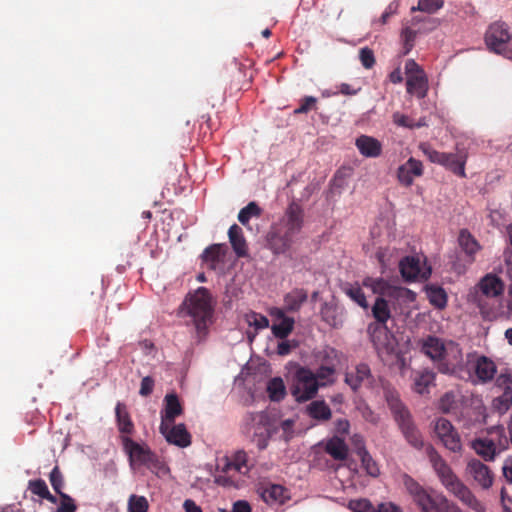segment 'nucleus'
<instances>
[{"mask_svg":"<svg viewBox=\"0 0 512 512\" xmlns=\"http://www.w3.org/2000/svg\"><path fill=\"white\" fill-rule=\"evenodd\" d=\"M429 461L444 487L463 504L475 512H485V505L480 502L472 491L455 475L447 462L432 445L426 447Z\"/></svg>","mask_w":512,"mask_h":512,"instance_id":"f257e3e1","label":"nucleus"},{"mask_svg":"<svg viewBox=\"0 0 512 512\" xmlns=\"http://www.w3.org/2000/svg\"><path fill=\"white\" fill-rule=\"evenodd\" d=\"M466 365L462 366H444L442 371L454 372L462 380L471 381L473 384H485L493 380L497 367L495 363L484 355H478L476 352L466 355Z\"/></svg>","mask_w":512,"mask_h":512,"instance_id":"f03ea898","label":"nucleus"},{"mask_svg":"<svg viewBox=\"0 0 512 512\" xmlns=\"http://www.w3.org/2000/svg\"><path fill=\"white\" fill-rule=\"evenodd\" d=\"M121 442L132 468L145 466L156 474L168 470L165 463L147 444H140L128 436H121Z\"/></svg>","mask_w":512,"mask_h":512,"instance_id":"7ed1b4c3","label":"nucleus"},{"mask_svg":"<svg viewBox=\"0 0 512 512\" xmlns=\"http://www.w3.org/2000/svg\"><path fill=\"white\" fill-rule=\"evenodd\" d=\"M183 305L186 307L188 315L193 319L197 332L199 334L205 333L213 316L209 291L204 287L198 288L193 294L186 297Z\"/></svg>","mask_w":512,"mask_h":512,"instance_id":"20e7f679","label":"nucleus"},{"mask_svg":"<svg viewBox=\"0 0 512 512\" xmlns=\"http://www.w3.org/2000/svg\"><path fill=\"white\" fill-rule=\"evenodd\" d=\"M387 403L406 441L415 449H422L424 446L423 437L407 407L394 395L387 397Z\"/></svg>","mask_w":512,"mask_h":512,"instance_id":"39448f33","label":"nucleus"},{"mask_svg":"<svg viewBox=\"0 0 512 512\" xmlns=\"http://www.w3.org/2000/svg\"><path fill=\"white\" fill-rule=\"evenodd\" d=\"M508 445L505 429L495 426L487 431V435L478 437L471 442L472 449L484 461H493L495 456Z\"/></svg>","mask_w":512,"mask_h":512,"instance_id":"423d86ee","label":"nucleus"},{"mask_svg":"<svg viewBox=\"0 0 512 512\" xmlns=\"http://www.w3.org/2000/svg\"><path fill=\"white\" fill-rule=\"evenodd\" d=\"M319 391L318 380L314 372L305 366H299L293 375L290 393L298 403L307 402L316 397Z\"/></svg>","mask_w":512,"mask_h":512,"instance_id":"0eeeda50","label":"nucleus"},{"mask_svg":"<svg viewBox=\"0 0 512 512\" xmlns=\"http://www.w3.org/2000/svg\"><path fill=\"white\" fill-rule=\"evenodd\" d=\"M421 148L431 162L444 166L453 174L461 178L466 177L465 164L468 156L465 151H458L457 153H446L436 151L425 145H422Z\"/></svg>","mask_w":512,"mask_h":512,"instance_id":"6e6552de","label":"nucleus"},{"mask_svg":"<svg viewBox=\"0 0 512 512\" xmlns=\"http://www.w3.org/2000/svg\"><path fill=\"white\" fill-rule=\"evenodd\" d=\"M403 484L422 512H434L441 502L440 500L446 498L443 495H430L415 479L407 474L403 476Z\"/></svg>","mask_w":512,"mask_h":512,"instance_id":"1a4fd4ad","label":"nucleus"},{"mask_svg":"<svg viewBox=\"0 0 512 512\" xmlns=\"http://www.w3.org/2000/svg\"><path fill=\"white\" fill-rule=\"evenodd\" d=\"M245 422L249 431L253 430V441L257 447L260 450L265 449L271 437L268 414L264 411L248 413Z\"/></svg>","mask_w":512,"mask_h":512,"instance_id":"9d476101","label":"nucleus"},{"mask_svg":"<svg viewBox=\"0 0 512 512\" xmlns=\"http://www.w3.org/2000/svg\"><path fill=\"white\" fill-rule=\"evenodd\" d=\"M512 39V34L506 23L496 21L489 25L485 33V44L488 49L497 54H506L507 44Z\"/></svg>","mask_w":512,"mask_h":512,"instance_id":"9b49d317","label":"nucleus"},{"mask_svg":"<svg viewBox=\"0 0 512 512\" xmlns=\"http://www.w3.org/2000/svg\"><path fill=\"white\" fill-rule=\"evenodd\" d=\"M480 294L477 296L478 307L481 314L489 315L490 311L486 307L485 299H494L504 293L505 285L503 281L494 274L485 275L478 284Z\"/></svg>","mask_w":512,"mask_h":512,"instance_id":"f8f14e48","label":"nucleus"},{"mask_svg":"<svg viewBox=\"0 0 512 512\" xmlns=\"http://www.w3.org/2000/svg\"><path fill=\"white\" fill-rule=\"evenodd\" d=\"M434 431L446 449L455 453L462 450L461 437L449 420L442 417L438 418L435 422Z\"/></svg>","mask_w":512,"mask_h":512,"instance_id":"ddd939ff","label":"nucleus"},{"mask_svg":"<svg viewBox=\"0 0 512 512\" xmlns=\"http://www.w3.org/2000/svg\"><path fill=\"white\" fill-rule=\"evenodd\" d=\"M344 382L354 392H357L362 387H371L374 383V377L368 364L359 363L346 371Z\"/></svg>","mask_w":512,"mask_h":512,"instance_id":"4468645a","label":"nucleus"},{"mask_svg":"<svg viewBox=\"0 0 512 512\" xmlns=\"http://www.w3.org/2000/svg\"><path fill=\"white\" fill-rule=\"evenodd\" d=\"M466 474L474 480L482 489H489L494 480L491 469L479 459L473 458L468 461Z\"/></svg>","mask_w":512,"mask_h":512,"instance_id":"2eb2a0df","label":"nucleus"},{"mask_svg":"<svg viewBox=\"0 0 512 512\" xmlns=\"http://www.w3.org/2000/svg\"><path fill=\"white\" fill-rule=\"evenodd\" d=\"M173 423H160L159 430L166 441L178 447L185 448L191 444V434L182 423L172 425Z\"/></svg>","mask_w":512,"mask_h":512,"instance_id":"dca6fc26","label":"nucleus"},{"mask_svg":"<svg viewBox=\"0 0 512 512\" xmlns=\"http://www.w3.org/2000/svg\"><path fill=\"white\" fill-rule=\"evenodd\" d=\"M367 333L377 351H388L392 348V335L386 323L371 322L367 327Z\"/></svg>","mask_w":512,"mask_h":512,"instance_id":"f3484780","label":"nucleus"},{"mask_svg":"<svg viewBox=\"0 0 512 512\" xmlns=\"http://www.w3.org/2000/svg\"><path fill=\"white\" fill-rule=\"evenodd\" d=\"M399 269L402 277L407 280H426L430 274V268H422L420 259L415 256H406L399 262Z\"/></svg>","mask_w":512,"mask_h":512,"instance_id":"a211bd4d","label":"nucleus"},{"mask_svg":"<svg viewBox=\"0 0 512 512\" xmlns=\"http://www.w3.org/2000/svg\"><path fill=\"white\" fill-rule=\"evenodd\" d=\"M423 172L422 162L410 157L405 163L398 167L396 176L402 186L410 187L413 184L414 177L422 176Z\"/></svg>","mask_w":512,"mask_h":512,"instance_id":"6ab92c4d","label":"nucleus"},{"mask_svg":"<svg viewBox=\"0 0 512 512\" xmlns=\"http://www.w3.org/2000/svg\"><path fill=\"white\" fill-rule=\"evenodd\" d=\"M467 399L459 390L447 391L439 400V409L443 413L457 415L461 413Z\"/></svg>","mask_w":512,"mask_h":512,"instance_id":"aec40b11","label":"nucleus"},{"mask_svg":"<svg viewBox=\"0 0 512 512\" xmlns=\"http://www.w3.org/2000/svg\"><path fill=\"white\" fill-rule=\"evenodd\" d=\"M217 474L214 476V482L223 487L235 486V480L232 477V472H235L233 461L228 456H223L217 459L216 464Z\"/></svg>","mask_w":512,"mask_h":512,"instance_id":"412c9836","label":"nucleus"},{"mask_svg":"<svg viewBox=\"0 0 512 512\" xmlns=\"http://www.w3.org/2000/svg\"><path fill=\"white\" fill-rule=\"evenodd\" d=\"M462 366L467 367L466 365V358H463L462 350L459 347L458 344L450 343L447 346V351L445 352L444 356L440 360V362L437 364L438 371L442 374H449L454 375L457 377V374L454 372H444L442 371V368L444 366Z\"/></svg>","mask_w":512,"mask_h":512,"instance_id":"4be33fe9","label":"nucleus"},{"mask_svg":"<svg viewBox=\"0 0 512 512\" xmlns=\"http://www.w3.org/2000/svg\"><path fill=\"white\" fill-rule=\"evenodd\" d=\"M303 215V209L298 203H290L285 212L286 231L293 235L299 233L303 225Z\"/></svg>","mask_w":512,"mask_h":512,"instance_id":"5701e85b","label":"nucleus"},{"mask_svg":"<svg viewBox=\"0 0 512 512\" xmlns=\"http://www.w3.org/2000/svg\"><path fill=\"white\" fill-rule=\"evenodd\" d=\"M360 154L367 158H377L382 154L381 142L368 135H361L355 141Z\"/></svg>","mask_w":512,"mask_h":512,"instance_id":"b1692460","label":"nucleus"},{"mask_svg":"<svg viewBox=\"0 0 512 512\" xmlns=\"http://www.w3.org/2000/svg\"><path fill=\"white\" fill-rule=\"evenodd\" d=\"M164 402V409L161 411V423H174L176 417L183 413L179 398L175 393L167 394Z\"/></svg>","mask_w":512,"mask_h":512,"instance_id":"393cba45","label":"nucleus"},{"mask_svg":"<svg viewBox=\"0 0 512 512\" xmlns=\"http://www.w3.org/2000/svg\"><path fill=\"white\" fill-rule=\"evenodd\" d=\"M324 451L335 461H345L349 455V447L344 438L334 435L324 445Z\"/></svg>","mask_w":512,"mask_h":512,"instance_id":"a878e982","label":"nucleus"},{"mask_svg":"<svg viewBox=\"0 0 512 512\" xmlns=\"http://www.w3.org/2000/svg\"><path fill=\"white\" fill-rule=\"evenodd\" d=\"M115 416L117 427L121 436L131 437V435L135 432V426L131 419L128 408L124 403L118 402L116 404Z\"/></svg>","mask_w":512,"mask_h":512,"instance_id":"bb28decb","label":"nucleus"},{"mask_svg":"<svg viewBox=\"0 0 512 512\" xmlns=\"http://www.w3.org/2000/svg\"><path fill=\"white\" fill-rule=\"evenodd\" d=\"M228 238L237 257L243 258L248 255V245L241 227L237 224L231 225L228 230Z\"/></svg>","mask_w":512,"mask_h":512,"instance_id":"cd10ccee","label":"nucleus"},{"mask_svg":"<svg viewBox=\"0 0 512 512\" xmlns=\"http://www.w3.org/2000/svg\"><path fill=\"white\" fill-rule=\"evenodd\" d=\"M342 310L334 303L325 302L321 306V319L333 328H339L343 324Z\"/></svg>","mask_w":512,"mask_h":512,"instance_id":"c85d7f7f","label":"nucleus"},{"mask_svg":"<svg viewBox=\"0 0 512 512\" xmlns=\"http://www.w3.org/2000/svg\"><path fill=\"white\" fill-rule=\"evenodd\" d=\"M356 445V454L361 459V464L366 473L372 477H377L380 474L379 467L369 452L366 450L364 443L362 440H357L355 442Z\"/></svg>","mask_w":512,"mask_h":512,"instance_id":"c756f323","label":"nucleus"},{"mask_svg":"<svg viewBox=\"0 0 512 512\" xmlns=\"http://www.w3.org/2000/svg\"><path fill=\"white\" fill-rule=\"evenodd\" d=\"M293 237L294 235L290 234L288 231H285L283 234L277 231L271 233L268 243L275 254H281L285 253L291 247Z\"/></svg>","mask_w":512,"mask_h":512,"instance_id":"7c9ffc66","label":"nucleus"},{"mask_svg":"<svg viewBox=\"0 0 512 512\" xmlns=\"http://www.w3.org/2000/svg\"><path fill=\"white\" fill-rule=\"evenodd\" d=\"M422 350L433 361H437L438 364L447 351V346L439 338L429 336L424 341Z\"/></svg>","mask_w":512,"mask_h":512,"instance_id":"2f4dec72","label":"nucleus"},{"mask_svg":"<svg viewBox=\"0 0 512 512\" xmlns=\"http://www.w3.org/2000/svg\"><path fill=\"white\" fill-rule=\"evenodd\" d=\"M307 298L308 293L305 289L295 288L284 296V308L287 312H297Z\"/></svg>","mask_w":512,"mask_h":512,"instance_id":"473e14b6","label":"nucleus"},{"mask_svg":"<svg viewBox=\"0 0 512 512\" xmlns=\"http://www.w3.org/2000/svg\"><path fill=\"white\" fill-rule=\"evenodd\" d=\"M407 92L416 95L419 99L426 97L428 92V79L426 74L410 75L406 82Z\"/></svg>","mask_w":512,"mask_h":512,"instance_id":"72a5a7b5","label":"nucleus"},{"mask_svg":"<svg viewBox=\"0 0 512 512\" xmlns=\"http://www.w3.org/2000/svg\"><path fill=\"white\" fill-rule=\"evenodd\" d=\"M458 242L462 250L474 260L475 254L479 251L480 245L467 229H462L459 233Z\"/></svg>","mask_w":512,"mask_h":512,"instance_id":"f704fd0d","label":"nucleus"},{"mask_svg":"<svg viewBox=\"0 0 512 512\" xmlns=\"http://www.w3.org/2000/svg\"><path fill=\"white\" fill-rule=\"evenodd\" d=\"M308 415L319 421H327L331 418L332 412L324 400L312 401L307 407Z\"/></svg>","mask_w":512,"mask_h":512,"instance_id":"c9c22d12","label":"nucleus"},{"mask_svg":"<svg viewBox=\"0 0 512 512\" xmlns=\"http://www.w3.org/2000/svg\"><path fill=\"white\" fill-rule=\"evenodd\" d=\"M266 390L271 401L279 402L286 396V387L281 377L270 379Z\"/></svg>","mask_w":512,"mask_h":512,"instance_id":"e433bc0d","label":"nucleus"},{"mask_svg":"<svg viewBox=\"0 0 512 512\" xmlns=\"http://www.w3.org/2000/svg\"><path fill=\"white\" fill-rule=\"evenodd\" d=\"M372 315L375 318L374 323H387L391 318V311L387 300L378 297L372 306Z\"/></svg>","mask_w":512,"mask_h":512,"instance_id":"4c0bfd02","label":"nucleus"},{"mask_svg":"<svg viewBox=\"0 0 512 512\" xmlns=\"http://www.w3.org/2000/svg\"><path fill=\"white\" fill-rule=\"evenodd\" d=\"M427 297L431 305L437 309H444L447 305V294L442 287L429 286L426 289Z\"/></svg>","mask_w":512,"mask_h":512,"instance_id":"58836bf2","label":"nucleus"},{"mask_svg":"<svg viewBox=\"0 0 512 512\" xmlns=\"http://www.w3.org/2000/svg\"><path fill=\"white\" fill-rule=\"evenodd\" d=\"M285 493L286 489L283 486L274 484L264 489L262 498L268 504L275 502L284 503L286 499Z\"/></svg>","mask_w":512,"mask_h":512,"instance_id":"ea45409f","label":"nucleus"},{"mask_svg":"<svg viewBox=\"0 0 512 512\" xmlns=\"http://www.w3.org/2000/svg\"><path fill=\"white\" fill-rule=\"evenodd\" d=\"M435 373L429 370H424L418 373L414 379V390L419 394L427 392L429 386L434 383Z\"/></svg>","mask_w":512,"mask_h":512,"instance_id":"a19ab883","label":"nucleus"},{"mask_svg":"<svg viewBox=\"0 0 512 512\" xmlns=\"http://www.w3.org/2000/svg\"><path fill=\"white\" fill-rule=\"evenodd\" d=\"M335 373L336 368L334 365H321L317 371L314 372V375H316V379L318 380L319 388L332 385L335 381Z\"/></svg>","mask_w":512,"mask_h":512,"instance_id":"79ce46f5","label":"nucleus"},{"mask_svg":"<svg viewBox=\"0 0 512 512\" xmlns=\"http://www.w3.org/2000/svg\"><path fill=\"white\" fill-rule=\"evenodd\" d=\"M294 319L289 317L274 323L271 327L272 333L275 337L285 339L294 328Z\"/></svg>","mask_w":512,"mask_h":512,"instance_id":"37998d69","label":"nucleus"},{"mask_svg":"<svg viewBox=\"0 0 512 512\" xmlns=\"http://www.w3.org/2000/svg\"><path fill=\"white\" fill-rule=\"evenodd\" d=\"M261 213L262 210L258 204L256 202H250L239 211L238 221L242 225L247 226L252 217H260Z\"/></svg>","mask_w":512,"mask_h":512,"instance_id":"c03bdc74","label":"nucleus"},{"mask_svg":"<svg viewBox=\"0 0 512 512\" xmlns=\"http://www.w3.org/2000/svg\"><path fill=\"white\" fill-rule=\"evenodd\" d=\"M364 286L371 288V290L380 295H386L391 289V285L383 278H366L363 281Z\"/></svg>","mask_w":512,"mask_h":512,"instance_id":"a18cd8bd","label":"nucleus"},{"mask_svg":"<svg viewBox=\"0 0 512 512\" xmlns=\"http://www.w3.org/2000/svg\"><path fill=\"white\" fill-rule=\"evenodd\" d=\"M149 502L145 496L132 494L129 496L127 511L128 512H148Z\"/></svg>","mask_w":512,"mask_h":512,"instance_id":"49530a36","label":"nucleus"},{"mask_svg":"<svg viewBox=\"0 0 512 512\" xmlns=\"http://www.w3.org/2000/svg\"><path fill=\"white\" fill-rule=\"evenodd\" d=\"M230 459L235 466V473L247 474L250 470L248 466V455L244 450L236 451Z\"/></svg>","mask_w":512,"mask_h":512,"instance_id":"de8ad7c7","label":"nucleus"},{"mask_svg":"<svg viewBox=\"0 0 512 512\" xmlns=\"http://www.w3.org/2000/svg\"><path fill=\"white\" fill-rule=\"evenodd\" d=\"M444 6V0H418L417 7H412V11H421L428 14H434Z\"/></svg>","mask_w":512,"mask_h":512,"instance_id":"09e8293b","label":"nucleus"},{"mask_svg":"<svg viewBox=\"0 0 512 512\" xmlns=\"http://www.w3.org/2000/svg\"><path fill=\"white\" fill-rule=\"evenodd\" d=\"M393 123L399 127H405V128H419L425 125L424 120H419L418 122H415L412 118L401 114L400 112H395L392 115Z\"/></svg>","mask_w":512,"mask_h":512,"instance_id":"8fccbe9b","label":"nucleus"},{"mask_svg":"<svg viewBox=\"0 0 512 512\" xmlns=\"http://www.w3.org/2000/svg\"><path fill=\"white\" fill-rule=\"evenodd\" d=\"M245 320L249 326L255 327L256 331L269 326V320L266 316L253 311L245 315Z\"/></svg>","mask_w":512,"mask_h":512,"instance_id":"3c124183","label":"nucleus"},{"mask_svg":"<svg viewBox=\"0 0 512 512\" xmlns=\"http://www.w3.org/2000/svg\"><path fill=\"white\" fill-rule=\"evenodd\" d=\"M348 508L353 512H375V507L371 501L366 498L350 500Z\"/></svg>","mask_w":512,"mask_h":512,"instance_id":"603ef678","label":"nucleus"},{"mask_svg":"<svg viewBox=\"0 0 512 512\" xmlns=\"http://www.w3.org/2000/svg\"><path fill=\"white\" fill-rule=\"evenodd\" d=\"M417 32L409 27L402 29L401 39L403 41V54L407 55L414 47Z\"/></svg>","mask_w":512,"mask_h":512,"instance_id":"864d4df0","label":"nucleus"},{"mask_svg":"<svg viewBox=\"0 0 512 512\" xmlns=\"http://www.w3.org/2000/svg\"><path fill=\"white\" fill-rule=\"evenodd\" d=\"M221 253L222 244H212L203 251L202 258L205 262L216 263L220 261Z\"/></svg>","mask_w":512,"mask_h":512,"instance_id":"5fc2aeb1","label":"nucleus"},{"mask_svg":"<svg viewBox=\"0 0 512 512\" xmlns=\"http://www.w3.org/2000/svg\"><path fill=\"white\" fill-rule=\"evenodd\" d=\"M49 480H50V483L54 489V491L59 495L61 496V493H64L62 491L63 487H64V479H63V475L59 469L58 466H55L52 471L50 472V475H49Z\"/></svg>","mask_w":512,"mask_h":512,"instance_id":"6e6d98bb","label":"nucleus"},{"mask_svg":"<svg viewBox=\"0 0 512 512\" xmlns=\"http://www.w3.org/2000/svg\"><path fill=\"white\" fill-rule=\"evenodd\" d=\"M346 294L360 307L364 309L368 307L366 296L359 286H351L346 290Z\"/></svg>","mask_w":512,"mask_h":512,"instance_id":"4d7b16f0","label":"nucleus"},{"mask_svg":"<svg viewBox=\"0 0 512 512\" xmlns=\"http://www.w3.org/2000/svg\"><path fill=\"white\" fill-rule=\"evenodd\" d=\"M512 404V390L503 391V394L494 400V406L499 412H506Z\"/></svg>","mask_w":512,"mask_h":512,"instance_id":"13d9d810","label":"nucleus"},{"mask_svg":"<svg viewBox=\"0 0 512 512\" xmlns=\"http://www.w3.org/2000/svg\"><path fill=\"white\" fill-rule=\"evenodd\" d=\"M359 59L366 69H371L375 65V56L372 49L363 47L359 51Z\"/></svg>","mask_w":512,"mask_h":512,"instance_id":"bf43d9fd","label":"nucleus"},{"mask_svg":"<svg viewBox=\"0 0 512 512\" xmlns=\"http://www.w3.org/2000/svg\"><path fill=\"white\" fill-rule=\"evenodd\" d=\"M60 504L57 508V512H75L77 506L74 499L66 493H61Z\"/></svg>","mask_w":512,"mask_h":512,"instance_id":"052dcab7","label":"nucleus"},{"mask_svg":"<svg viewBox=\"0 0 512 512\" xmlns=\"http://www.w3.org/2000/svg\"><path fill=\"white\" fill-rule=\"evenodd\" d=\"M317 98L314 96H306L301 100L300 106L294 110V114H306L316 109Z\"/></svg>","mask_w":512,"mask_h":512,"instance_id":"680f3d73","label":"nucleus"},{"mask_svg":"<svg viewBox=\"0 0 512 512\" xmlns=\"http://www.w3.org/2000/svg\"><path fill=\"white\" fill-rule=\"evenodd\" d=\"M28 489L35 495L43 497L48 491V486L43 479L30 480L28 483Z\"/></svg>","mask_w":512,"mask_h":512,"instance_id":"e2e57ef3","label":"nucleus"},{"mask_svg":"<svg viewBox=\"0 0 512 512\" xmlns=\"http://www.w3.org/2000/svg\"><path fill=\"white\" fill-rule=\"evenodd\" d=\"M496 385L503 388L504 391L512 390V373H501L496 378Z\"/></svg>","mask_w":512,"mask_h":512,"instance_id":"0e129e2a","label":"nucleus"},{"mask_svg":"<svg viewBox=\"0 0 512 512\" xmlns=\"http://www.w3.org/2000/svg\"><path fill=\"white\" fill-rule=\"evenodd\" d=\"M405 72L407 74V77H410V75H423V74H425L424 70L413 59H408L406 61V63H405Z\"/></svg>","mask_w":512,"mask_h":512,"instance_id":"69168bd1","label":"nucleus"},{"mask_svg":"<svg viewBox=\"0 0 512 512\" xmlns=\"http://www.w3.org/2000/svg\"><path fill=\"white\" fill-rule=\"evenodd\" d=\"M154 388V380L150 376H146L141 381V386L139 390V394L141 396L147 397L149 396Z\"/></svg>","mask_w":512,"mask_h":512,"instance_id":"338daca9","label":"nucleus"},{"mask_svg":"<svg viewBox=\"0 0 512 512\" xmlns=\"http://www.w3.org/2000/svg\"><path fill=\"white\" fill-rule=\"evenodd\" d=\"M375 512H402V509L393 502H383L375 507Z\"/></svg>","mask_w":512,"mask_h":512,"instance_id":"774afa93","label":"nucleus"}]
</instances>
